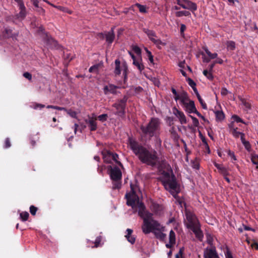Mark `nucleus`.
Instances as JSON below:
<instances>
[{
	"label": "nucleus",
	"mask_w": 258,
	"mask_h": 258,
	"mask_svg": "<svg viewBox=\"0 0 258 258\" xmlns=\"http://www.w3.org/2000/svg\"><path fill=\"white\" fill-rule=\"evenodd\" d=\"M131 191L125 195L126 199V205L131 206L135 211L137 208L139 209L138 215L143 219V223L142 226L143 232L148 234L154 229H159L160 223L153 218V214L146 209V206L142 202L140 201L139 197L137 194L138 187L133 184L130 185Z\"/></svg>",
	"instance_id": "f257e3e1"
},
{
	"label": "nucleus",
	"mask_w": 258,
	"mask_h": 258,
	"mask_svg": "<svg viewBox=\"0 0 258 258\" xmlns=\"http://www.w3.org/2000/svg\"><path fill=\"white\" fill-rule=\"evenodd\" d=\"M128 143L130 149L142 163L152 167L158 165L161 175H162L163 171L170 173L173 172L170 165L165 160L161 161H158L159 158L156 151H150L141 143L132 138H128Z\"/></svg>",
	"instance_id": "f03ea898"
},
{
	"label": "nucleus",
	"mask_w": 258,
	"mask_h": 258,
	"mask_svg": "<svg viewBox=\"0 0 258 258\" xmlns=\"http://www.w3.org/2000/svg\"><path fill=\"white\" fill-rule=\"evenodd\" d=\"M165 189L169 191L177 192L178 184L175 176L169 172L163 171L162 175L158 178Z\"/></svg>",
	"instance_id": "7ed1b4c3"
},
{
	"label": "nucleus",
	"mask_w": 258,
	"mask_h": 258,
	"mask_svg": "<svg viewBox=\"0 0 258 258\" xmlns=\"http://www.w3.org/2000/svg\"><path fill=\"white\" fill-rule=\"evenodd\" d=\"M140 129L144 136L151 138L159 136L160 130V121L159 118L152 117L146 125H141Z\"/></svg>",
	"instance_id": "20e7f679"
},
{
	"label": "nucleus",
	"mask_w": 258,
	"mask_h": 258,
	"mask_svg": "<svg viewBox=\"0 0 258 258\" xmlns=\"http://www.w3.org/2000/svg\"><path fill=\"white\" fill-rule=\"evenodd\" d=\"M115 69L114 71V74L115 76H119L121 74V71H123V84L125 85L127 81V74H128V68L126 63H123L121 66L120 61L118 59H116L115 60Z\"/></svg>",
	"instance_id": "39448f33"
},
{
	"label": "nucleus",
	"mask_w": 258,
	"mask_h": 258,
	"mask_svg": "<svg viewBox=\"0 0 258 258\" xmlns=\"http://www.w3.org/2000/svg\"><path fill=\"white\" fill-rule=\"evenodd\" d=\"M127 99L128 97L126 95H124L122 99L118 100L112 105V106L117 110L115 114L121 117H124Z\"/></svg>",
	"instance_id": "423d86ee"
},
{
	"label": "nucleus",
	"mask_w": 258,
	"mask_h": 258,
	"mask_svg": "<svg viewBox=\"0 0 258 258\" xmlns=\"http://www.w3.org/2000/svg\"><path fill=\"white\" fill-rule=\"evenodd\" d=\"M143 31L147 34L149 39L156 45L158 49H161L160 45L163 46L166 45L165 42H162L160 39L158 38L156 33L154 31L148 29H144Z\"/></svg>",
	"instance_id": "0eeeda50"
},
{
	"label": "nucleus",
	"mask_w": 258,
	"mask_h": 258,
	"mask_svg": "<svg viewBox=\"0 0 258 258\" xmlns=\"http://www.w3.org/2000/svg\"><path fill=\"white\" fill-rule=\"evenodd\" d=\"M114 28L115 27H113L109 31H104L103 33H99L98 34L99 37L101 39H105L108 44L110 45L112 44L115 37L114 32Z\"/></svg>",
	"instance_id": "6e6552de"
},
{
	"label": "nucleus",
	"mask_w": 258,
	"mask_h": 258,
	"mask_svg": "<svg viewBox=\"0 0 258 258\" xmlns=\"http://www.w3.org/2000/svg\"><path fill=\"white\" fill-rule=\"evenodd\" d=\"M108 169L110 170V178L113 181L120 180L121 179L122 173L118 167L115 166L112 168L111 166H109Z\"/></svg>",
	"instance_id": "1a4fd4ad"
},
{
	"label": "nucleus",
	"mask_w": 258,
	"mask_h": 258,
	"mask_svg": "<svg viewBox=\"0 0 258 258\" xmlns=\"http://www.w3.org/2000/svg\"><path fill=\"white\" fill-rule=\"evenodd\" d=\"M150 209L152 212V213H150L153 214V216L155 215L157 216H160L163 214V207L162 205L153 201H151V202L150 205ZM153 218H154L153 217ZM153 219L155 220L154 219Z\"/></svg>",
	"instance_id": "9d476101"
},
{
	"label": "nucleus",
	"mask_w": 258,
	"mask_h": 258,
	"mask_svg": "<svg viewBox=\"0 0 258 258\" xmlns=\"http://www.w3.org/2000/svg\"><path fill=\"white\" fill-rule=\"evenodd\" d=\"M184 4L182 3L180 0H176V3L178 5L181 6L182 8L188 9L191 11H196L197 9V5L188 0H184Z\"/></svg>",
	"instance_id": "9b49d317"
},
{
	"label": "nucleus",
	"mask_w": 258,
	"mask_h": 258,
	"mask_svg": "<svg viewBox=\"0 0 258 258\" xmlns=\"http://www.w3.org/2000/svg\"><path fill=\"white\" fill-rule=\"evenodd\" d=\"M18 5L20 12L18 13L16 17L19 20H23L26 16V8L25 7L23 0H14Z\"/></svg>",
	"instance_id": "f8f14e48"
},
{
	"label": "nucleus",
	"mask_w": 258,
	"mask_h": 258,
	"mask_svg": "<svg viewBox=\"0 0 258 258\" xmlns=\"http://www.w3.org/2000/svg\"><path fill=\"white\" fill-rule=\"evenodd\" d=\"M186 217L188 222L187 227L190 228L199 225L198 220L196 215L190 212H186Z\"/></svg>",
	"instance_id": "ddd939ff"
},
{
	"label": "nucleus",
	"mask_w": 258,
	"mask_h": 258,
	"mask_svg": "<svg viewBox=\"0 0 258 258\" xmlns=\"http://www.w3.org/2000/svg\"><path fill=\"white\" fill-rule=\"evenodd\" d=\"M120 88H125V86L120 87L119 86H116L112 84H109L108 85H106L103 88V92L104 94L108 95L109 93L116 95L117 93L116 91L117 89Z\"/></svg>",
	"instance_id": "4468645a"
},
{
	"label": "nucleus",
	"mask_w": 258,
	"mask_h": 258,
	"mask_svg": "<svg viewBox=\"0 0 258 258\" xmlns=\"http://www.w3.org/2000/svg\"><path fill=\"white\" fill-rule=\"evenodd\" d=\"M43 39L48 48L51 49L57 48V42L48 34L45 35Z\"/></svg>",
	"instance_id": "2eb2a0df"
},
{
	"label": "nucleus",
	"mask_w": 258,
	"mask_h": 258,
	"mask_svg": "<svg viewBox=\"0 0 258 258\" xmlns=\"http://www.w3.org/2000/svg\"><path fill=\"white\" fill-rule=\"evenodd\" d=\"M173 113L178 118L181 124H186L187 123L186 118L182 111L178 110L176 107H174Z\"/></svg>",
	"instance_id": "dca6fc26"
},
{
	"label": "nucleus",
	"mask_w": 258,
	"mask_h": 258,
	"mask_svg": "<svg viewBox=\"0 0 258 258\" xmlns=\"http://www.w3.org/2000/svg\"><path fill=\"white\" fill-rule=\"evenodd\" d=\"M204 258H220L215 248L206 249L204 253Z\"/></svg>",
	"instance_id": "f3484780"
},
{
	"label": "nucleus",
	"mask_w": 258,
	"mask_h": 258,
	"mask_svg": "<svg viewBox=\"0 0 258 258\" xmlns=\"http://www.w3.org/2000/svg\"><path fill=\"white\" fill-rule=\"evenodd\" d=\"M97 118L96 117H89L88 120H86V123L88 125L89 129L91 131H95L97 128V124L96 121Z\"/></svg>",
	"instance_id": "a211bd4d"
},
{
	"label": "nucleus",
	"mask_w": 258,
	"mask_h": 258,
	"mask_svg": "<svg viewBox=\"0 0 258 258\" xmlns=\"http://www.w3.org/2000/svg\"><path fill=\"white\" fill-rule=\"evenodd\" d=\"M3 36L6 38H16L18 34L13 33L12 29L9 27H6L4 29L3 32Z\"/></svg>",
	"instance_id": "6ab92c4d"
},
{
	"label": "nucleus",
	"mask_w": 258,
	"mask_h": 258,
	"mask_svg": "<svg viewBox=\"0 0 258 258\" xmlns=\"http://www.w3.org/2000/svg\"><path fill=\"white\" fill-rule=\"evenodd\" d=\"M184 108L185 110L189 113H194L195 111L197 109L195 102L192 100H189L188 103L186 104Z\"/></svg>",
	"instance_id": "aec40b11"
},
{
	"label": "nucleus",
	"mask_w": 258,
	"mask_h": 258,
	"mask_svg": "<svg viewBox=\"0 0 258 258\" xmlns=\"http://www.w3.org/2000/svg\"><path fill=\"white\" fill-rule=\"evenodd\" d=\"M102 154L103 155V158L105 162L106 163H111L112 160L111 158V156H112V152L108 150L103 151L102 152Z\"/></svg>",
	"instance_id": "412c9836"
},
{
	"label": "nucleus",
	"mask_w": 258,
	"mask_h": 258,
	"mask_svg": "<svg viewBox=\"0 0 258 258\" xmlns=\"http://www.w3.org/2000/svg\"><path fill=\"white\" fill-rule=\"evenodd\" d=\"M133 63L137 68L140 72H142L145 69V67L142 62V59L140 56L137 59L134 60Z\"/></svg>",
	"instance_id": "4be33fe9"
},
{
	"label": "nucleus",
	"mask_w": 258,
	"mask_h": 258,
	"mask_svg": "<svg viewBox=\"0 0 258 258\" xmlns=\"http://www.w3.org/2000/svg\"><path fill=\"white\" fill-rule=\"evenodd\" d=\"M161 227L159 229H154L151 232H153L155 235V237L160 240H163L166 237V234L161 232V229L163 227L160 224Z\"/></svg>",
	"instance_id": "5701e85b"
},
{
	"label": "nucleus",
	"mask_w": 258,
	"mask_h": 258,
	"mask_svg": "<svg viewBox=\"0 0 258 258\" xmlns=\"http://www.w3.org/2000/svg\"><path fill=\"white\" fill-rule=\"evenodd\" d=\"M126 234L125 236L127 241L132 244H134L136 241V238L135 236H132V234L133 232V231L131 229H127L126 230Z\"/></svg>",
	"instance_id": "b1692460"
},
{
	"label": "nucleus",
	"mask_w": 258,
	"mask_h": 258,
	"mask_svg": "<svg viewBox=\"0 0 258 258\" xmlns=\"http://www.w3.org/2000/svg\"><path fill=\"white\" fill-rule=\"evenodd\" d=\"M180 103L183 105V107L186 105V104H188V101H189L188 99L187 93L183 91L180 93Z\"/></svg>",
	"instance_id": "393cba45"
},
{
	"label": "nucleus",
	"mask_w": 258,
	"mask_h": 258,
	"mask_svg": "<svg viewBox=\"0 0 258 258\" xmlns=\"http://www.w3.org/2000/svg\"><path fill=\"white\" fill-rule=\"evenodd\" d=\"M135 7H137L139 9V11L142 13H145L147 12V11H146V7L145 6H144V5H142L139 3H136V4H135L134 6H132L131 8H130V9L131 10H134V8Z\"/></svg>",
	"instance_id": "a878e982"
},
{
	"label": "nucleus",
	"mask_w": 258,
	"mask_h": 258,
	"mask_svg": "<svg viewBox=\"0 0 258 258\" xmlns=\"http://www.w3.org/2000/svg\"><path fill=\"white\" fill-rule=\"evenodd\" d=\"M217 121H221L225 118V114L222 111L217 110L215 112Z\"/></svg>",
	"instance_id": "bb28decb"
},
{
	"label": "nucleus",
	"mask_w": 258,
	"mask_h": 258,
	"mask_svg": "<svg viewBox=\"0 0 258 258\" xmlns=\"http://www.w3.org/2000/svg\"><path fill=\"white\" fill-rule=\"evenodd\" d=\"M203 50L205 51L206 54L208 55L209 57L211 59H215L218 56V54L217 53H211L209 50L208 49V47L207 46H203Z\"/></svg>",
	"instance_id": "cd10ccee"
},
{
	"label": "nucleus",
	"mask_w": 258,
	"mask_h": 258,
	"mask_svg": "<svg viewBox=\"0 0 258 258\" xmlns=\"http://www.w3.org/2000/svg\"><path fill=\"white\" fill-rule=\"evenodd\" d=\"M190 229L193 231V232L198 237H200L201 235H202V232L200 229L199 225L196 226L194 227H191Z\"/></svg>",
	"instance_id": "c85d7f7f"
},
{
	"label": "nucleus",
	"mask_w": 258,
	"mask_h": 258,
	"mask_svg": "<svg viewBox=\"0 0 258 258\" xmlns=\"http://www.w3.org/2000/svg\"><path fill=\"white\" fill-rule=\"evenodd\" d=\"M62 110H64L67 112V113L72 117L74 118H77V112L76 111H73L72 109H67L64 108V109Z\"/></svg>",
	"instance_id": "c756f323"
},
{
	"label": "nucleus",
	"mask_w": 258,
	"mask_h": 258,
	"mask_svg": "<svg viewBox=\"0 0 258 258\" xmlns=\"http://www.w3.org/2000/svg\"><path fill=\"white\" fill-rule=\"evenodd\" d=\"M227 49L233 50L235 49V43L233 41H228L226 43Z\"/></svg>",
	"instance_id": "7c9ffc66"
},
{
	"label": "nucleus",
	"mask_w": 258,
	"mask_h": 258,
	"mask_svg": "<svg viewBox=\"0 0 258 258\" xmlns=\"http://www.w3.org/2000/svg\"><path fill=\"white\" fill-rule=\"evenodd\" d=\"M240 101L246 109H250L251 108L250 103L247 102L245 99L240 97Z\"/></svg>",
	"instance_id": "2f4dec72"
},
{
	"label": "nucleus",
	"mask_w": 258,
	"mask_h": 258,
	"mask_svg": "<svg viewBox=\"0 0 258 258\" xmlns=\"http://www.w3.org/2000/svg\"><path fill=\"white\" fill-rule=\"evenodd\" d=\"M175 15L176 17H180L183 16H188L190 15V13L188 11H181L176 12Z\"/></svg>",
	"instance_id": "473e14b6"
},
{
	"label": "nucleus",
	"mask_w": 258,
	"mask_h": 258,
	"mask_svg": "<svg viewBox=\"0 0 258 258\" xmlns=\"http://www.w3.org/2000/svg\"><path fill=\"white\" fill-rule=\"evenodd\" d=\"M169 242L171 244H175V234L172 230L169 233Z\"/></svg>",
	"instance_id": "72a5a7b5"
},
{
	"label": "nucleus",
	"mask_w": 258,
	"mask_h": 258,
	"mask_svg": "<svg viewBox=\"0 0 258 258\" xmlns=\"http://www.w3.org/2000/svg\"><path fill=\"white\" fill-rule=\"evenodd\" d=\"M212 72L208 71L207 70H205L203 71L204 75L209 80H212L214 78V77L212 73Z\"/></svg>",
	"instance_id": "f704fd0d"
},
{
	"label": "nucleus",
	"mask_w": 258,
	"mask_h": 258,
	"mask_svg": "<svg viewBox=\"0 0 258 258\" xmlns=\"http://www.w3.org/2000/svg\"><path fill=\"white\" fill-rule=\"evenodd\" d=\"M20 216L23 221H26L28 220L29 214L27 212H22L20 213Z\"/></svg>",
	"instance_id": "c9c22d12"
},
{
	"label": "nucleus",
	"mask_w": 258,
	"mask_h": 258,
	"mask_svg": "<svg viewBox=\"0 0 258 258\" xmlns=\"http://www.w3.org/2000/svg\"><path fill=\"white\" fill-rule=\"evenodd\" d=\"M111 158L113 161H114L116 164L120 166H122V164L121 163L118 161V155L116 153H112V156H111Z\"/></svg>",
	"instance_id": "e433bc0d"
},
{
	"label": "nucleus",
	"mask_w": 258,
	"mask_h": 258,
	"mask_svg": "<svg viewBox=\"0 0 258 258\" xmlns=\"http://www.w3.org/2000/svg\"><path fill=\"white\" fill-rule=\"evenodd\" d=\"M184 251V247H182L179 249L178 252L175 255V258H184L183 253Z\"/></svg>",
	"instance_id": "4c0bfd02"
},
{
	"label": "nucleus",
	"mask_w": 258,
	"mask_h": 258,
	"mask_svg": "<svg viewBox=\"0 0 258 258\" xmlns=\"http://www.w3.org/2000/svg\"><path fill=\"white\" fill-rule=\"evenodd\" d=\"M237 130V128L236 127L235 128H233L231 130V133L232 135L236 138H238L239 136H240L242 134V133L241 132H238Z\"/></svg>",
	"instance_id": "58836bf2"
},
{
	"label": "nucleus",
	"mask_w": 258,
	"mask_h": 258,
	"mask_svg": "<svg viewBox=\"0 0 258 258\" xmlns=\"http://www.w3.org/2000/svg\"><path fill=\"white\" fill-rule=\"evenodd\" d=\"M107 118H108V115L107 114H101V115H99V116H98L97 118L99 120H100L102 122H104V121H105L107 120Z\"/></svg>",
	"instance_id": "ea45409f"
},
{
	"label": "nucleus",
	"mask_w": 258,
	"mask_h": 258,
	"mask_svg": "<svg viewBox=\"0 0 258 258\" xmlns=\"http://www.w3.org/2000/svg\"><path fill=\"white\" fill-rule=\"evenodd\" d=\"M251 162L253 164L256 165V167L258 168V155H252L251 158Z\"/></svg>",
	"instance_id": "a19ab883"
},
{
	"label": "nucleus",
	"mask_w": 258,
	"mask_h": 258,
	"mask_svg": "<svg viewBox=\"0 0 258 258\" xmlns=\"http://www.w3.org/2000/svg\"><path fill=\"white\" fill-rule=\"evenodd\" d=\"M121 187L120 180L113 181V189H119Z\"/></svg>",
	"instance_id": "79ce46f5"
},
{
	"label": "nucleus",
	"mask_w": 258,
	"mask_h": 258,
	"mask_svg": "<svg viewBox=\"0 0 258 258\" xmlns=\"http://www.w3.org/2000/svg\"><path fill=\"white\" fill-rule=\"evenodd\" d=\"M145 50L147 53L148 59L151 63H153V56L152 54L151 51H150L147 48H145Z\"/></svg>",
	"instance_id": "37998d69"
},
{
	"label": "nucleus",
	"mask_w": 258,
	"mask_h": 258,
	"mask_svg": "<svg viewBox=\"0 0 258 258\" xmlns=\"http://www.w3.org/2000/svg\"><path fill=\"white\" fill-rule=\"evenodd\" d=\"M219 172L223 176H228L229 175V172L226 168L223 166V167L220 169Z\"/></svg>",
	"instance_id": "c03bdc74"
},
{
	"label": "nucleus",
	"mask_w": 258,
	"mask_h": 258,
	"mask_svg": "<svg viewBox=\"0 0 258 258\" xmlns=\"http://www.w3.org/2000/svg\"><path fill=\"white\" fill-rule=\"evenodd\" d=\"M189 116L191 118V119L192 120L193 125L195 127H198L199 125V120L196 117H195L191 115H189Z\"/></svg>",
	"instance_id": "a18cd8bd"
},
{
	"label": "nucleus",
	"mask_w": 258,
	"mask_h": 258,
	"mask_svg": "<svg viewBox=\"0 0 258 258\" xmlns=\"http://www.w3.org/2000/svg\"><path fill=\"white\" fill-rule=\"evenodd\" d=\"M232 118L236 122H241L243 123H245L244 121L237 115H232Z\"/></svg>",
	"instance_id": "49530a36"
},
{
	"label": "nucleus",
	"mask_w": 258,
	"mask_h": 258,
	"mask_svg": "<svg viewBox=\"0 0 258 258\" xmlns=\"http://www.w3.org/2000/svg\"><path fill=\"white\" fill-rule=\"evenodd\" d=\"M98 68H99L98 64L94 65L89 68V72L90 73L97 72L98 71Z\"/></svg>",
	"instance_id": "de8ad7c7"
},
{
	"label": "nucleus",
	"mask_w": 258,
	"mask_h": 258,
	"mask_svg": "<svg viewBox=\"0 0 258 258\" xmlns=\"http://www.w3.org/2000/svg\"><path fill=\"white\" fill-rule=\"evenodd\" d=\"M35 11L37 12L40 15H44L45 10L38 5V7H35Z\"/></svg>",
	"instance_id": "09e8293b"
},
{
	"label": "nucleus",
	"mask_w": 258,
	"mask_h": 258,
	"mask_svg": "<svg viewBox=\"0 0 258 258\" xmlns=\"http://www.w3.org/2000/svg\"><path fill=\"white\" fill-rule=\"evenodd\" d=\"M38 209L37 207H35L33 205H32L30 207V212L31 214L33 216L36 215V213Z\"/></svg>",
	"instance_id": "8fccbe9b"
},
{
	"label": "nucleus",
	"mask_w": 258,
	"mask_h": 258,
	"mask_svg": "<svg viewBox=\"0 0 258 258\" xmlns=\"http://www.w3.org/2000/svg\"><path fill=\"white\" fill-rule=\"evenodd\" d=\"M133 50L137 55H141V49L139 46L137 45L133 46Z\"/></svg>",
	"instance_id": "3c124183"
},
{
	"label": "nucleus",
	"mask_w": 258,
	"mask_h": 258,
	"mask_svg": "<svg viewBox=\"0 0 258 258\" xmlns=\"http://www.w3.org/2000/svg\"><path fill=\"white\" fill-rule=\"evenodd\" d=\"M11 146L10 140L9 138H7L5 141L4 147L6 149L9 148Z\"/></svg>",
	"instance_id": "603ef678"
},
{
	"label": "nucleus",
	"mask_w": 258,
	"mask_h": 258,
	"mask_svg": "<svg viewBox=\"0 0 258 258\" xmlns=\"http://www.w3.org/2000/svg\"><path fill=\"white\" fill-rule=\"evenodd\" d=\"M101 241V236H98L95 239V245L92 246V247H97L99 246L100 242Z\"/></svg>",
	"instance_id": "864d4df0"
},
{
	"label": "nucleus",
	"mask_w": 258,
	"mask_h": 258,
	"mask_svg": "<svg viewBox=\"0 0 258 258\" xmlns=\"http://www.w3.org/2000/svg\"><path fill=\"white\" fill-rule=\"evenodd\" d=\"M186 81L188 82V85L191 87V88L196 87V83L191 79L188 78Z\"/></svg>",
	"instance_id": "5fc2aeb1"
},
{
	"label": "nucleus",
	"mask_w": 258,
	"mask_h": 258,
	"mask_svg": "<svg viewBox=\"0 0 258 258\" xmlns=\"http://www.w3.org/2000/svg\"><path fill=\"white\" fill-rule=\"evenodd\" d=\"M46 108H48V109L49 108L54 109H56L58 110H62L63 109H64V107H59V106H57L51 105H47L46 106Z\"/></svg>",
	"instance_id": "6e6d98bb"
},
{
	"label": "nucleus",
	"mask_w": 258,
	"mask_h": 258,
	"mask_svg": "<svg viewBox=\"0 0 258 258\" xmlns=\"http://www.w3.org/2000/svg\"><path fill=\"white\" fill-rule=\"evenodd\" d=\"M199 102L200 103L202 108L204 109H207V106L206 103L204 102V101L203 100V99H200L199 100Z\"/></svg>",
	"instance_id": "4d7b16f0"
},
{
	"label": "nucleus",
	"mask_w": 258,
	"mask_h": 258,
	"mask_svg": "<svg viewBox=\"0 0 258 258\" xmlns=\"http://www.w3.org/2000/svg\"><path fill=\"white\" fill-rule=\"evenodd\" d=\"M201 54L203 56V61L204 62L208 63L210 61V58L209 57H206L204 52H202Z\"/></svg>",
	"instance_id": "13d9d810"
},
{
	"label": "nucleus",
	"mask_w": 258,
	"mask_h": 258,
	"mask_svg": "<svg viewBox=\"0 0 258 258\" xmlns=\"http://www.w3.org/2000/svg\"><path fill=\"white\" fill-rule=\"evenodd\" d=\"M23 75L25 78L29 80H31L32 79V75L28 72L24 73Z\"/></svg>",
	"instance_id": "bf43d9fd"
},
{
	"label": "nucleus",
	"mask_w": 258,
	"mask_h": 258,
	"mask_svg": "<svg viewBox=\"0 0 258 258\" xmlns=\"http://www.w3.org/2000/svg\"><path fill=\"white\" fill-rule=\"evenodd\" d=\"M228 155L231 157L232 159H233L234 160H236V156L234 155V153L233 152L231 151L230 150H228Z\"/></svg>",
	"instance_id": "052dcab7"
},
{
	"label": "nucleus",
	"mask_w": 258,
	"mask_h": 258,
	"mask_svg": "<svg viewBox=\"0 0 258 258\" xmlns=\"http://www.w3.org/2000/svg\"><path fill=\"white\" fill-rule=\"evenodd\" d=\"M240 139L243 144H249V142L247 141H246L245 140V135L243 133H242L240 135Z\"/></svg>",
	"instance_id": "680f3d73"
},
{
	"label": "nucleus",
	"mask_w": 258,
	"mask_h": 258,
	"mask_svg": "<svg viewBox=\"0 0 258 258\" xmlns=\"http://www.w3.org/2000/svg\"><path fill=\"white\" fill-rule=\"evenodd\" d=\"M44 107H45V105H43V104H39V103H35L34 106V107H33V108L35 109H37L38 108H43Z\"/></svg>",
	"instance_id": "e2e57ef3"
},
{
	"label": "nucleus",
	"mask_w": 258,
	"mask_h": 258,
	"mask_svg": "<svg viewBox=\"0 0 258 258\" xmlns=\"http://www.w3.org/2000/svg\"><path fill=\"white\" fill-rule=\"evenodd\" d=\"M226 258H233L231 251L229 250H227L225 253Z\"/></svg>",
	"instance_id": "0e129e2a"
},
{
	"label": "nucleus",
	"mask_w": 258,
	"mask_h": 258,
	"mask_svg": "<svg viewBox=\"0 0 258 258\" xmlns=\"http://www.w3.org/2000/svg\"><path fill=\"white\" fill-rule=\"evenodd\" d=\"M228 91L225 88H223L221 89V94L222 96H226L228 94Z\"/></svg>",
	"instance_id": "69168bd1"
},
{
	"label": "nucleus",
	"mask_w": 258,
	"mask_h": 258,
	"mask_svg": "<svg viewBox=\"0 0 258 258\" xmlns=\"http://www.w3.org/2000/svg\"><path fill=\"white\" fill-rule=\"evenodd\" d=\"M185 29H186L185 25L184 24H181V25H180V31L181 35L183 34L185 30Z\"/></svg>",
	"instance_id": "338daca9"
},
{
	"label": "nucleus",
	"mask_w": 258,
	"mask_h": 258,
	"mask_svg": "<svg viewBox=\"0 0 258 258\" xmlns=\"http://www.w3.org/2000/svg\"><path fill=\"white\" fill-rule=\"evenodd\" d=\"M200 136L201 137V139L204 145H206V144H208L207 139H206V138L204 136H203L202 135V134L201 133H200Z\"/></svg>",
	"instance_id": "774afa93"
}]
</instances>
